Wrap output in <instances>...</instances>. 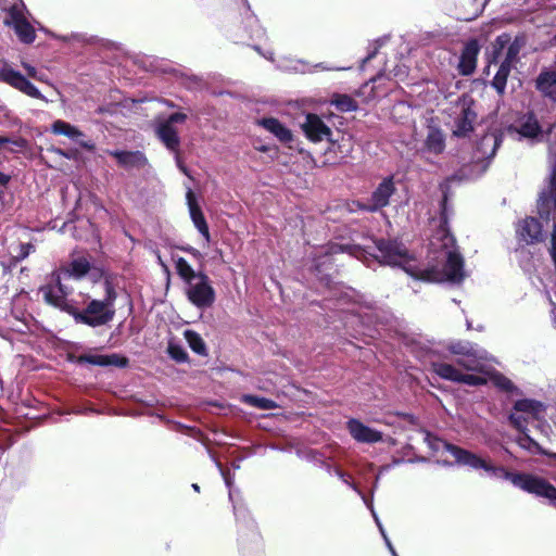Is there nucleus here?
<instances>
[{"mask_svg": "<svg viewBox=\"0 0 556 556\" xmlns=\"http://www.w3.org/2000/svg\"><path fill=\"white\" fill-rule=\"evenodd\" d=\"M375 252L371 247L361 244H341L339 250L362 261L368 267L371 263H379L383 266L403 269L408 276L419 281H437L440 279V271L435 266L418 268L413 263L408 249L399 238H374Z\"/></svg>", "mask_w": 556, "mask_h": 556, "instance_id": "1", "label": "nucleus"}, {"mask_svg": "<svg viewBox=\"0 0 556 556\" xmlns=\"http://www.w3.org/2000/svg\"><path fill=\"white\" fill-rule=\"evenodd\" d=\"M445 451L455 457L458 465L468 466L472 469H482L493 478L508 480L514 486L534 494L538 497L546 498L556 508V488L546 479L525 472H511L503 466H496L481 458L477 454L450 442L444 443Z\"/></svg>", "mask_w": 556, "mask_h": 556, "instance_id": "2", "label": "nucleus"}, {"mask_svg": "<svg viewBox=\"0 0 556 556\" xmlns=\"http://www.w3.org/2000/svg\"><path fill=\"white\" fill-rule=\"evenodd\" d=\"M99 275L103 278L104 298L90 300L83 309L75 307L72 317L76 324L98 328L109 325L115 317L117 292L112 275L103 269H99Z\"/></svg>", "mask_w": 556, "mask_h": 556, "instance_id": "3", "label": "nucleus"}, {"mask_svg": "<svg viewBox=\"0 0 556 556\" xmlns=\"http://www.w3.org/2000/svg\"><path fill=\"white\" fill-rule=\"evenodd\" d=\"M215 460L216 467L219 469L220 475L224 479V482L228 489V497L232 504L233 515L236 517L240 538L239 542L242 545L243 535H247L253 543H260V532L257 530V526L255 520L251 517L249 509L247 508L245 503L242 500L241 492L239 489L233 488V476L230 473L228 469H225L220 462Z\"/></svg>", "mask_w": 556, "mask_h": 556, "instance_id": "4", "label": "nucleus"}, {"mask_svg": "<svg viewBox=\"0 0 556 556\" xmlns=\"http://www.w3.org/2000/svg\"><path fill=\"white\" fill-rule=\"evenodd\" d=\"M555 128L556 121L545 122L543 116L539 117L534 110H528L518 116L516 125L509 126L508 130L518 134L520 139L542 142L549 139Z\"/></svg>", "mask_w": 556, "mask_h": 556, "instance_id": "5", "label": "nucleus"}, {"mask_svg": "<svg viewBox=\"0 0 556 556\" xmlns=\"http://www.w3.org/2000/svg\"><path fill=\"white\" fill-rule=\"evenodd\" d=\"M468 169L469 168L467 167H462L440 184L442 199L440 201L439 232L441 233V239L444 241L443 245L445 248H447L448 243L454 245L456 242V239L452 235L450 228V218L453 215V207L448 202V192L452 185L470 179V176L467 173Z\"/></svg>", "mask_w": 556, "mask_h": 556, "instance_id": "6", "label": "nucleus"}, {"mask_svg": "<svg viewBox=\"0 0 556 556\" xmlns=\"http://www.w3.org/2000/svg\"><path fill=\"white\" fill-rule=\"evenodd\" d=\"M503 142V135L496 130L485 132L477 142L473 149L475 163L466 166L470 179L473 178L471 170L473 167H481L478 176H481L490 165L491 160L495 156L497 149Z\"/></svg>", "mask_w": 556, "mask_h": 556, "instance_id": "7", "label": "nucleus"}, {"mask_svg": "<svg viewBox=\"0 0 556 556\" xmlns=\"http://www.w3.org/2000/svg\"><path fill=\"white\" fill-rule=\"evenodd\" d=\"M186 296L191 304L200 309L208 308L214 304L216 292L205 273L186 285Z\"/></svg>", "mask_w": 556, "mask_h": 556, "instance_id": "8", "label": "nucleus"}, {"mask_svg": "<svg viewBox=\"0 0 556 556\" xmlns=\"http://www.w3.org/2000/svg\"><path fill=\"white\" fill-rule=\"evenodd\" d=\"M536 211L539 219L549 223L555 219L556 214V163L552 166L551 173L546 179V185L542 188L536 200Z\"/></svg>", "mask_w": 556, "mask_h": 556, "instance_id": "9", "label": "nucleus"}, {"mask_svg": "<svg viewBox=\"0 0 556 556\" xmlns=\"http://www.w3.org/2000/svg\"><path fill=\"white\" fill-rule=\"evenodd\" d=\"M448 351L452 354L462 356L457 358L456 364L466 370H476L479 361L486 358V351L484 349L466 340L451 342Z\"/></svg>", "mask_w": 556, "mask_h": 556, "instance_id": "10", "label": "nucleus"}, {"mask_svg": "<svg viewBox=\"0 0 556 556\" xmlns=\"http://www.w3.org/2000/svg\"><path fill=\"white\" fill-rule=\"evenodd\" d=\"M0 81L8 84L27 97L41 100L45 103L49 102V100L23 73L14 70L8 64L0 67Z\"/></svg>", "mask_w": 556, "mask_h": 556, "instance_id": "11", "label": "nucleus"}, {"mask_svg": "<svg viewBox=\"0 0 556 556\" xmlns=\"http://www.w3.org/2000/svg\"><path fill=\"white\" fill-rule=\"evenodd\" d=\"M243 4V11L241 15V24L235 34V37L239 41L247 40H261L265 37V29L260 25L258 18L252 12L248 0H241Z\"/></svg>", "mask_w": 556, "mask_h": 556, "instance_id": "12", "label": "nucleus"}, {"mask_svg": "<svg viewBox=\"0 0 556 556\" xmlns=\"http://www.w3.org/2000/svg\"><path fill=\"white\" fill-rule=\"evenodd\" d=\"M448 245H451V243H448L447 247ZM455 245L456 243L454 245L452 244L453 249L446 252V260L443 265V269L440 270L438 267H435L440 271V279L435 282L447 281L458 285L465 279V261Z\"/></svg>", "mask_w": 556, "mask_h": 556, "instance_id": "13", "label": "nucleus"}, {"mask_svg": "<svg viewBox=\"0 0 556 556\" xmlns=\"http://www.w3.org/2000/svg\"><path fill=\"white\" fill-rule=\"evenodd\" d=\"M396 193V187L393 175H388L374 188L370 192L369 199L376 211L388 222V216L383 208L390 205L392 197Z\"/></svg>", "mask_w": 556, "mask_h": 556, "instance_id": "14", "label": "nucleus"}, {"mask_svg": "<svg viewBox=\"0 0 556 556\" xmlns=\"http://www.w3.org/2000/svg\"><path fill=\"white\" fill-rule=\"evenodd\" d=\"M301 128L305 134L306 138L313 142H319L325 139L330 143L334 142V140L332 139V130L317 114H306L304 122L301 123Z\"/></svg>", "mask_w": 556, "mask_h": 556, "instance_id": "15", "label": "nucleus"}, {"mask_svg": "<svg viewBox=\"0 0 556 556\" xmlns=\"http://www.w3.org/2000/svg\"><path fill=\"white\" fill-rule=\"evenodd\" d=\"M54 135L65 136L72 141L76 142L80 148L92 152L96 144L92 140H84L85 134L76 126L63 119H55L50 127Z\"/></svg>", "mask_w": 556, "mask_h": 556, "instance_id": "16", "label": "nucleus"}, {"mask_svg": "<svg viewBox=\"0 0 556 556\" xmlns=\"http://www.w3.org/2000/svg\"><path fill=\"white\" fill-rule=\"evenodd\" d=\"M309 270L321 286L331 288L333 283V275L337 273L333 257L331 255L323 254L316 256L312 262Z\"/></svg>", "mask_w": 556, "mask_h": 556, "instance_id": "17", "label": "nucleus"}, {"mask_svg": "<svg viewBox=\"0 0 556 556\" xmlns=\"http://www.w3.org/2000/svg\"><path fill=\"white\" fill-rule=\"evenodd\" d=\"M106 154L113 156L117 165L125 170L142 169L148 165V159L146 154L139 150L126 151V150H106Z\"/></svg>", "mask_w": 556, "mask_h": 556, "instance_id": "18", "label": "nucleus"}, {"mask_svg": "<svg viewBox=\"0 0 556 556\" xmlns=\"http://www.w3.org/2000/svg\"><path fill=\"white\" fill-rule=\"evenodd\" d=\"M481 46L476 38L469 39L463 47L457 70L463 76H470L477 67V60Z\"/></svg>", "mask_w": 556, "mask_h": 556, "instance_id": "19", "label": "nucleus"}, {"mask_svg": "<svg viewBox=\"0 0 556 556\" xmlns=\"http://www.w3.org/2000/svg\"><path fill=\"white\" fill-rule=\"evenodd\" d=\"M346 428L351 437L359 443L374 444L381 442L383 439L381 431L365 425L356 418H351L346 422Z\"/></svg>", "mask_w": 556, "mask_h": 556, "instance_id": "20", "label": "nucleus"}, {"mask_svg": "<svg viewBox=\"0 0 556 556\" xmlns=\"http://www.w3.org/2000/svg\"><path fill=\"white\" fill-rule=\"evenodd\" d=\"M477 113L471 104L463 105L459 115L455 118L453 136L466 138L473 131V125L477 121Z\"/></svg>", "mask_w": 556, "mask_h": 556, "instance_id": "21", "label": "nucleus"}, {"mask_svg": "<svg viewBox=\"0 0 556 556\" xmlns=\"http://www.w3.org/2000/svg\"><path fill=\"white\" fill-rule=\"evenodd\" d=\"M186 200L189 208L190 218L198 229V231L204 237L206 242L211 240L208 225L206 223L205 216L197 202L195 195L191 189H189L186 193Z\"/></svg>", "mask_w": 556, "mask_h": 556, "instance_id": "22", "label": "nucleus"}, {"mask_svg": "<svg viewBox=\"0 0 556 556\" xmlns=\"http://www.w3.org/2000/svg\"><path fill=\"white\" fill-rule=\"evenodd\" d=\"M40 292L42 293L43 300L47 304L59 308L61 312H64L68 315H73V311H75V305L73 301H70L67 296L58 292L56 288L53 286H43L40 288Z\"/></svg>", "mask_w": 556, "mask_h": 556, "instance_id": "23", "label": "nucleus"}, {"mask_svg": "<svg viewBox=\"0 0 556 556\" xmlns=\"http://www.w3.org/2000/svg\"><path fill=\"white\" fill-rule=\"evenodd\" d=\"M518 233L527 243L541 242L544 239L543 226L535 217L525 218L518 229Z\"/></svg>", "mask_w": 556, "mask_h": 556, "instance_id": "24", "label": "nucleus"}, {"mask_svg": "<svg viewBox=\"0 0 556 556\" xmlns=\"http://www.w3.org/2000/svg\"><path fill=\"white\" fill-rule=\"evenodd\" d=\"M258 125L274 135L281 143H289L293 140L292 131L276 117H263Z\"/></svg>", "mask_w": 556, "mask_h": 556, "instance_id": "25", "label": "nucleus"}, {"mask_svg": "<svg viewBox=\"0 0 556 556\" xmlns=\"http://www.w3.org/2000/svg\"><path fill=\"white\" fill-rule=\"evenodd\" d=\"M155 134L160 141L170 152H177L180 146V137L174 126L157 122L155 125Z\"/></svg>", "mask_w": 556, "mask_h": 556, "instance_id": "26", "label": "nucleus"}, {"mask_svg": "<svg viewBox=\"0 0 556 556\" xmlns=\"http://www.w3.org/2000/svg\"><path fill=\"white\" fill-rule=\"evenodd\" d=\"M535 88L552 100L556 94V68L543 70L535 79Z\"/></svg>", "mask_w": 556, "mask_h": 556, "instance_id": "27", "label": "nucleus"}, {"mask_svg": "<svg viewBox=\"0 0 556 556\" xmlns=\"http://www.w3.org/2000/svg\"><path fill=\"white\" fill-rule=\"evenodd\" d=\"M515 442L525 451L535 454L547 456L551 459L556 460V453L545 450L539 442L530 437L529 431L522 432L516 437Z\"/></svg>", "mask_w": 556, "mask_h": 556, "instance_id": "28", "label": "nucleus"}, {"mask_svg": "<svg viewBox=\"0 0 556 556\" xmlns=\"http://www.w3.org/2000/svg\"><path fill=\"white\" fill-rule=\"evenodd\" d=\"M513 410L529 414L533 419L540 420L546 410V405L534 399H520L513 405Z\"/></svg>", "mask_w": 556, "mask_h": 556, "instance_id": "29", "label": "nucleus"}, {"mask_svg": "<svg viewBox=\"0 0 556 556\" xmlns=\"http://www.w3.org/2000/svg\"><path fill=\"white\" fill-rule=\"evenodd\" d=\"M173 261L175 263L176 273L185 285L194 281L200 275L204 273L202 267H200L198 270L193 269L187 260L181 256L173 255Z\"/></svg>", "mask_w": 556, "mask_h": 556, "instance_id": "30", "label": "nucleus"}, {"mask_svg": "<svg viewBox=\"0 0 556 556\" xmlns=\"http://www.w3.org/2000/svg\"><path fill=\"white\" fill-rule=\"evenodd\" d=\"M338 476L346 483L349 484L363 500L364 504L367 506V508L370 510L371 515H372V518L379 529V532L381 534V536L384 539V535H388L375 508H374V503H372V494L370 496H367L366 494H364L362 492V490L355 484V483H352V482H349L348 480H345V473L341 470H338L337 471Z\"/></svg>", "mask_w": 556, "mask_h": 556, "instance_id": "31", "label": "nucleus"}, {"mask_svg": "<svg viewBox=\"0 0 556 556\" xmlns=\"http://www.w3.org/2000/svg\"><path fill=\"white\" fill-rule=\"evenodd\" d=\"M430 365L432 371L441 379L455 383L458 382L460 370L457 369L454 365L443 362H431Z\"/></svg>", "mask_w": 556, "mask_h": 556, "instance_id": "32", "label": "nucleus"}, {"mask_svg": "<svg viewBox=\"0 0 556 556\" xmlns=\"http://www.w3.org/2000/svg\"><path fill=\"white\" fill-rule=\"evenodd\" d=\"M14 30L18 39L26 45H30L36 39V33L30 23L24 17L15 18Z\"/></svg>", "mask_w": 556, "mask_h": 556, "instance_id": "33", "label": "nucleus"}, {"mask_svg": "<svg viewBox=\"0 0 556 556\" xmlns=\"http://www.w3.org/2000/svg\"><path fill=\"white\" fill-rule=\"evenodd\" d=\"M91 269V264L85 257L74 258L70 264L64 276L75 279L84 278Z\"/></svg>", "mask_w": 556, "mask_h": 556, "instance_id": "34", "label": "nucleus"}, {"mask_svg": "<svg viewBox=\"0 0 556 556\" xmlns=\"http://www.w3.org/2000/svg\"><path fill=\"white\" fill-rule=\"evenodd\" d=\"M425 144L429 152L434 154L442 153L445 148V138L443 132L439 128L430 129Z\"/></svg>", "mask_w": 556, "mask_h": 556, "instance_id": "35", "label": "nucleus"}, {"mask_svg": "<svg viewBox=\"0 0 556 556\" xmlns=\"http://www.w3.org/2000/svg\"><path fill=\"white\" fill-rule=\"evenodd\" d=\"M490 380L500 391L514 394L521 393V390L509 378L500 371H493L490 375Z\"/></svg>", "mask_w": 556, "mask_h": 556, "instance_id": "36", "label": "nucleus"}, {"mask_svg": "<svg viewBox=\"0 0 556 556\" xmlns=\"http://www.w3.org/2000/svg\"><path fill=\"white\" fill-rule=\"evenodd\" d=\"M189 348L198 355L206 356L207 348L202 337L194 330L187 329L184 332Z\"/></svg>", "mask_w": 556, "mask_h": 556, "instance_id": "37", "label": "nucleus"}, {"mask_svg": "<svg viewBox=\"0 0 556 556\" xmlns=\"http://www.w3.org/2000/svg\"><path fill=\"white\" fill-rule=\"evenodd\" d=\"M331 104L341 113L354 112L358 109L357 102L349 94H334Z\"/></svg>", "mask_w": 556, "mask_h": 556, "instance_id": "38", "label": "nucleus"}, {"mask_svg": "<svg viewBox=\"0 0 556 556\" xmlns=\"http://www.w3.org/2000/svg\"><path fill=\"white\" fill-rule=\"evenodd\" d=\"M243 402L262 410L275 409L278 406L274 400L254 394L243 395Z\"/></svg>", "mask_w": 556, "mask_h": 556, "instance_id": "39", "label": "nucleus"}, {"mask_svg": "<svg viewBox=\"0 0 556 556\" xmlns=\"http://www.w3.org/2000/svg\"><path fill=\"white\" fill-rule=\"evenodd\" d=\"M167 354L176 363L184 364L189 362V355L182 344L176 341H168Z\"/></svg>", "mask_w": 556, "mask_h": 556, "instance_id": "40", "label": "nucleus"}, {"mask_svg": "<svg viewBox=\"0 0 556 556\" xmlns=\"http://www.w3.org/2000/svg\"><path fill=\"white\" fill-rule=\"evenodd\" d=\"M76 363L108 367L106 355L104 354H83L76 357Z\"/></svg>", "mask_w": 556, "mask_h": 556, "instance_id": "41", "label": "nucleus"}, {"mask_svg": "<svg viewBox=\"0 0 556 556\" xmlns=\"http://www.w3.org/2000/svg\"><path fill=\"white\" fill-rule=\"evenodd\" d=\"M508 76V73L497 70L496 74L494 75L491 81V86L501 97L505 94Z\"/></svg>", "mask_w": 556, "mask_h": 556, "instance_id": "42", "label": "nucleus"}, {"mask_svg": "<svg viewBox=\"0 0 556 556\" xmlns=\"http://www.w3.org/2000/svg\"><path fill=\"white\" fill-rule=\"evenodd\" d=\"M277 66L281 70L295 73L312 72V70L308 67V64L302 60H289L288 64H278Z\"/></svg>", "mask_w": 556, "mask_h": 556, "instance_id": "43", "label": "nucleus"}, {"mask_svg": "<svg viewBox=\"0 0 556 556\" xmlns=\"http://www.w3.org/2000/svg\"><path fill=\"white\" fill-rule=\"evenodd\" d=\"M457 383H464L470 387H479L486 384V379L483 376L473 374H464L460 371Z\"/></svg>", "mask_w": 556, "mask_h": 556, "instance_id": "44", "label": "nucleus"}, {"mask_svg": "<svg viewBox=\"0 0 556 556\" xmlns=\"http://www.w3.org/2000/svg\"><path fill=\"white\" fill-rule=\"evenodd\" d=\"M518 412H511L508 416V422L520 433L529 431L527 427V419L522 415H518Z\"/></svg>", "mask_w": 556, "mask_h": 556, "instance_id": "45", "label": "nucleus"}, {"mask_svg": "<svg viewBox=\"0 0 556 556\" xmlns=\"http://www.w3.org/2000/svg\"><path fill=\"white\" fill-rule=\"evenodd\" d=\"M352 205H353V207L351 208V211H353V212L361 211L364 213H376V211L370 202L369 197L364 198V199L354 200L352 202Z\"/></svg>", "mask_w": 556, "mask_h": 556, "instance_id": "46", "label": "nucleus"}, {"mask_svg": "<svg viewBox=\"0 0 556 556\" xmlns=\"http://www.w3.org/2000/svg\"><path fill=\"white\" fill-rule=\"evenodd\" d=\"M106 363H108V366H115L117 368H126L129 364V359L124 355L113 353V354H106Z\"/></svg>", "mask_w": 556, "mask_h": 556, "instance_id": "47", "label": "nucleus"}, {"mask_svg": "<svg viewBox=\"0 0 556 556\" xmlns=\"http://www.w3.org/2000/svg\"><path fill=\"white\" fill-rule=\"evenodd\" d=\"M187 114L182 112H175L169 114L165 119L161 121L162 123L174 126L175 124H181L187 121Z\"/></svg>", "mask_w": 556, "mask_h": 556, "instance_id": "48", "label": "nucleus"}, {"mask_svg": "<svg viewBox=\"0 0 556 556\" xmlns=\"http://www.w3.org/2000/svg\"><path fill=\"white\" fill-rule=\"evenodd\" d=\"M5 144H12L16 148L23 149L27 146V141L24 138L12 139L7 136H0V149Z\"/></svg>", "mask_w": 556, "mask_h": 556, "instance_id": "49", "label": "nucleus"}, {"mask_svg": "<svg viewBox=\"0 0 556 556\" xmlns=\"http://www.w3.org/2000/svg\"><path fill=\"white\" fill-rule=\"evenodd\" d=\"M52 286L56 288L58 292H60L61 294H63L65 296H68L73 291V289L71 287H67L66 285H64L62 282L60 275H58L54 278V283Z\"/></svg>", "mask_w": 556, "mask_h": 556, "instance_id": "50", "label": "nucleus"}, {"mask_svg": "<svg viewBox=\"0 0 556 556\" xmlns=\"http://www.w3.org/2000/svg\"><path fill=\"white\" fill-rule=\"evenodd\" d=\"M177 249H179L186 253H189L190 255H192L195 260H198L200 262L204 258V255L199 250H197L195 248H193L189 244L177 247Z\"/></svg>", "mask_w": 556, "mask_h": 556, "instance_id": "51", "label": "nucleus"}, {"mask_svg": "<svg viewBox=\"0 0 556 556\" xmlns=\"http://www.w3.org/2000/svg\"><path fill=\"white\" fill-rule=\"evenodd\" d=\"M34 251V245L31 243H22L20 244V253L16 256L17 261H23L26 258L30 252Z\"/></svg>", "mask_w": 556, "mask_h": 556, "instance_id": "52", "label": "nucleus"}, {"mask_svg": "<svg viewBox=\"0 0 556 556\" xmlns=\"http://www.w3.org/2000/svg\"><path fill=\"white\" fill-rule=\"evenodd\" d=\"M426 441L428 442L429 447L432 448L433 451H438L439 450V444H442L443 448L445 450L444 443L446 441H442V440H440L437 437H432L430 433H427Z\"/></svg>", "mask_w": 556, "mask_h": 556, "instance_id": "53", "label": "nucleus"}, {"mask_svg": "<svg viewBox=\"0 0 556 556\" xmlns=\"http://www.w3.org/2000/svg\"><path fill=\"white\" fill-rule=\"evenodd\" d=\"M518 53H519V47L514 42V43L509 45L505 58L516 61Z\"/></svg>", "mask_w": 556, "mask_h": 556, "instance_id": "54", "label": "nucleus"}, {"mask_svg": "<svg viewBox=\"0 0 556 556\" xmlns=\"http://www.w3.org/2000/svg\"><path fill=\"white\" fill-rule=\"evenodd\" d=\"M11 181V176L0 170V198H2L3 189H5Z\"/></svg>", "mask_w": 556, "mask_h": 556, "instance_id": "55", "label": "nucleus"}, {"mask_svg": "<svg viewBox=\"0 0 556 556\" xmlns=\"http://www.w3.org/2000/svg\"><path fill=\"white\" fill-rule=\"evenodd\" d=\"M515 61L504 58L498 70L510 74Z\"/></svg>", "mask_w": 556, "mask_h": 556, "instance_id": "56", "label": "nucleus"}, {"mask_svg": "<svg viewBox=\"0 0 556 556\" xmlns=\"http://www.w3.org/2000/svg\"><path fill=\"white\" fill-rule=\"evenodd\" d=\"M515 61L504 58L498 70L510 74Z\"/></svg>", "mask_w": 556, "mask_h": 556, "instance_id": "57", "label": "nucleus"}, {"mask_svg": "<svg viewBox=\"0 0 556 556\" xmlns=\"http://www.w3.org/2000/svg\"><path fill=\"white\" fill-rule=\"evenodd\" d=\"M308 67L312 70V72L320 68L323 71H332V70H344V67H330V66H327L325 63H317L313 66H309Z\"/></svg>", "mask_w": 556, "mask_h": 556, "instance_id": "58", "label": "nucleus"}, {"mask_svg": "<svg viewBox=\"0 0 556 556\" xmlns=\"http://www.w3.org/2000/svg\"><path fill=\"white\" fill-rule=\"evenodd\" d=\"M175 153V161H176V165L177 167L184 173V174H188L187 172V167L186 165L184 164V162L181 161L180 159V155H179V150L177 152H174Z\"/></svg>", "mask_w": 556, "mask_h": 556, "instance_id": "59", "label": "nucleus"}, {"mask_svg": "<svg viewBox=\"0 0 556 556\" xmlns=\"http://www.w3.org/2000/svg\"><path fill=\"white\" fill-rule=\"evenodd\" d=\"M378 47H375L372 50H370L368 52V54L363 59L362 63L363 65L366 64L367 62L371 61L378 53Z\"/></svg>", "mask_w": 556, "mask_h": 556, "instance_id": "60", "label": "nucleus"}, {"mask_svg": "<svg viewBox=\"0 0 556 556\" xmlns=\"http://www.w3.org/2000/svg\"><path fill=\"white\" fill-rule=\"evenodd\" d=\"M510 37L507 34H503L496 38V43L503 48L508 41Z\"/></svg>", "mask_w": 556, "mask_h": 556, "instance_id": "61", "label": "nucleus"}, {"mask_svg": "<svg viewBox=\"0 0 556 556\" xmlns=\"http://www.w3.org/2000/svg\"><path fill=\"white\" fill-rule=\"evenodd\" d=\"M253 49L257 51L260 54H262L265 59L274 61V52L268 51L266 53H263L260 46H253Z\"/></svg>", "mask_w": 556, "mask_h": 556, "instance_id": "62", "label": "nucleus"}, {"mask_svg": "<svg viewBox=\"0 0 556 556\" xmlns=\"http://www.w3.org/2000/svg\"><path fill=\"white\" fill-rule=\"evenodd\" d=\"M384 543L392 556H399L388 535H384Z\"/></svg>", "mask_w": 556, "mask_h": 556, "instance_id": "63", "label": "nucleus"}, {"mask_svg": "<svg viewBox=\"0 0 556 556\" xmlns=\"http://www.w3.org/2000/svg\"><path fill=\"white\" fill-rule=\"evenodd\" d=\"M71 37L79 42H90V40L87 39L86 35L84 34H72Z\"/></svg>", "mask_w": 556, "mask_h": 556, "instance_id": "64", "label": "nucleus"}]
</instances>
